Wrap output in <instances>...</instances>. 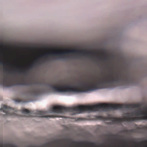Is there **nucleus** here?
I'll use <instances>...</instances> for the list:
<instances>
[{"label":"nucleus","instance_id":"1","mask_svg":"<svg viewBox=\"0 0 147 147\" xmlns=\"http://www.w3.org/2000/svg\"><path fill=\"white\" fill-rule=\"evenodd\" d=\"M100 74L88 82L80 83V86L49 84V86L56 92L78 93L120 86L126 87L128 85H133V74Z\"/></svg>","mask_w":147,"mask_h":147},{"label":"nucleus","instance_id":"2","mask_svg":"<svg viewBox=\"0 0 147 147\" xmlns=\"http://www.w3.org/2000/svg\"><path fill=\"white\" fill-rule=\"evenodd\" d=\"M69 53L82 54L83 56L87 55L88 56V51L85 50L80 51L77 49H70L62 51L56 50L54 51L45 53L39 55L37 57L35 58L30 63L26 65H14L9 63L5 62L0 59V65H3L4 69L6 70H32L35 67L40 64V59H47L50 56L56 57L58 59L67 58V57L66 54Z\"/></svg>","mask_w":147,"mask_h":147},{"label":"nucleus","instance_id":"3","mask_svg":"<svg viewBox=\"0 0 147 147\" xmlns=\"http://www.w3.org/2000/svg\"><path fill=\"white\" fill-rule=\"evenodd\" d=\"M32 74H0V85L4 87L13 86L37 85L39 82L32 77Z\"/></svg>","mask_w":147,"mask_h":147},{"label":"nucleus","instance_id":"4","mask_svg":"<svg viewBox=\"0 0 147 147\" xmlns=\"http://www.w3.org/2000/svg\"><path fill=\"white\" fill-rule=\"evenodd\" d=\"M141 104H99L93 105L78 106V113L85 111L89 112L99 111H107L109 109H121L123 108H134L140 107Z\"/></svg>","mask_w":147,"mask_h":147},{"label":"nucleus","instance_id":"5","mask_svg":"<svg viewBox=\"0 0 147 147\" xmlns=\"http://www.w3.org/2000/svg\"><path fill=\"white\" fill-rule=\"evenodd\" d=\"M127 115L123 118H117L109 115L105 118L106 120L111 121L115 124L120 123L122 122L134 121L137 120H147V112H145L140 109L135 110L130 113H127Z\"/></svg>","mask_w":147,"mask_h":147},{"label":"nucleus","instance_id":"6","mask_svg":"<svg viewBox=\"0 0 147 147\" xmlns=\"http://www.w3.org/2000/svg\"><path fill=\"white\" fill-rule=\"evenodd\" d=\"M21 112L23 114H24L26 117L32 116V115L33 114H35L34 116L40 117H51L54 118L57 116L53 115H47V112L42 111H36L34 112L29 111L28 110L25 109L21 110Z\"/></svg>","mask_w":147,"mask_h":147},{"label":"nucleus","instance_id":"7","mask_svg":"<svg viewBox=\"0 0 147 147\" xmlns=\"http://www.w3.org/2000/svg\"><path fill=\"white\" fill-rule=\"evenodd\" d=\"M0 111L5 113L3 115L4 117L11 116H19L18 113L20 112V111L17 110L16 109L11 108L6 105H3L2 108L0 109Z\"/></svg>","mask_w":147,"mask_h":147},{"label":"nucleus","instance_id":"8","mask_svg":"<svg viewBox=\"0 0 147 147\" xmlns=\"http://www.w3.org/2000/svg\"><path fill=\"white\" fill-rule=\"evenodd\" d=\"M41 91L38 88H31L28 91V95L30 96H35L38 95L40 94Z\"/></svg>","mask_w":147,"mask_h":147},{"label":"nucleus","instance_id":"9","mask_svg":"<svg viewBox=\"0 0 147 147\" xmlns=\"http://www.w3.org/2000/svg\"><path fill=\"white\" fill-rule=\"evenodd\" d=\"M108 66L113 69L121 70L123 67V65L121 64H118L115 65L113 63H109L108 65Z\"/></svg>","mask_w":147,"mask_h":147},{"label":"nucleus","instance_id":"10","mask_svg":"<svg viewBox=\"0 0 147 147\" xmlns=\"http://www.w3.org/2000/svg\"><path fill=\"white\" fill-rule=\"evenodd\" d=\"M15 102L17 103H23L26 102H28L30 101V100L26 99H20L19 98L15 100Z\"/></svg>","mask_w":147,"mask_h":147},{"label":"nucleus","instance_id":"11","mask_svg":"<svg viewBox=\"0 0 147 147\" xmlns=\"http://www.w3.org/2000/svg\"><path fill=\"white\" fill-rule=\"evenodd\" d=\"M78 144L79 145H81L83 144L84 145L85 144H88V145H91L92 146H94L95 145L94 143H93L92 142H81L79 143H78Z\"/></svg>","mask_w":147,"mask_h":147},{"label":"nucleus","instance_id":"12","mask_svg":"<svg viewBox=\"0 0 147 147\" xmlns=\"http://www.w3.org/2000/svg\"><path fill=\"white\" fill-rule=\"evenodd\" d=\"M107 59V58L106 57H105V58L104 59V61H105Z\"/></svg>","mask_w":147,"mask_h":147},{"label":"nucleus","instance_id":"13","mask_svg":"<svg viewBox=\"0 0 147 147\" xmlns=\"http://www.w3.org/2000/svg\"><path fill=\"white\" fill-rule=\"evenodd\" d=\"M143 108L145 109L146 110H147V107H144Z\"/></svg>","mask_w":147,"mask_h":147},{"label":"nucleus","instance_id":"14","mask_svg":"<svg viewBox=\"0 0 147 147\" xmlns=\"http://www.w3.org/2000/svg\"><path fill=\"white\" fill-rule=\"evenodd\" d=\"M97 57L98 58V59H100L101 58L99 56H97Z\"/></svg>","mask_w":147,"mask_h":147},{"label":"nucleus","instance_id":"15","mask_svg":"<svg viewBox=\"0 0 147 147\" xmlns=\"http://www.w3.org/2000/svg\"><path fill=\"white\" fill-rule=\"evenodd\" d=\"M98 117L100 119H101L102 118V117L101 116H99Z\"/></svg>","mask_w":147,"mask_h":147},{"label":"nucleus","instance_id":"16","mask_svg":"<svg viewBox=\"0 0 147 147\" xmlns=\"http://www.w3.org/2000/svg\"><path fill=\"white\" fill-rule=\"evenodd\" d=\"M145 142H147V140L145 141H143V142H142V143H144Z\"/></svg>","mask_w":147,"mask_h":147},{"label":"nucleus","instance_id":"17","mask_svg":"<svg viewBox=\"0 0 147 147\" xmlns=\"http://www.w3.org/2000/svg\"><path fill=\"white\" fill-rule=\"evenodd\" d=\"M77 143V142H75L74 143V144H76Z\"/></svg>","mask_w":147,"mask_h":147},{"label":"nucleus","instance_id":"18","mask_svg":"<svg viewBox=\"0 0 147 147\" xmlns=\"http://www.w3.org/2000/svg\"><path fill=\"white\" fill-rule=\"evenodd\" d=\"M147 128V126H146V127Z\"/></svg>","mask_w":147,"mask_h":147},{"label":"nucleus","instance_id":"19","mask_svg":"<svg viewBox=\"0 0 147 147\" xmlns=\"http://www.w3.org/2000/svg\"><path fill=\"white\" fill-rule=\"evenodd\" d=\"M8 74H9L10 73H9Z\"/></svg>","mask_w":147,"mask_h":147},{"label":"nucleus","instance_id":"20","mask_svg":"<svg viewBox=\"0 0 147 147\" xmlns=\"http://www.w3.org/2000/svg\"><path fill=\"white\" fill-rule=\"evenodd\" d=\"M23 74H24V73H23Z\"/></svg>","mask_w":147,"mask_h":147}]
</instances>
